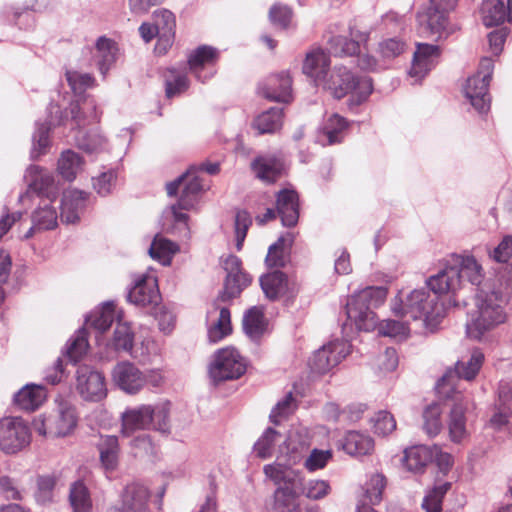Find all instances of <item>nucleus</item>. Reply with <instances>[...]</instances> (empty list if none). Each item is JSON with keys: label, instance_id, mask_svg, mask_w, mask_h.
Masks as SVG:
<instances>
[{"label": "nucleus", "instance_id": "obj_51", "mask_svg": "<svg viewBox=\"0 0 512 512\" xmlns=\"http://www.w3.org/2000/svg\"><path fill=\"white\" fill-rule=\"evenodd\" d=\"M57 478L54 475H41L36 479L35 501L40 505L53 502Z\"/></svg>", "mask_w": 512, "mask_h": 512}, {"label": "nucleus", "instance_id": "obj_47", "mask_svg": "<svg viewBox=\"0 0 512 512\" xmlns=\"http://www.w3.org/2000/svg\"><path fill=\"white\" fill-rule=\"evenodd\" d=\"M266 327V320L264 317V312L261 307L254 306L250 308L243 319V328L246 334L252 338L256 339L264 332Z\"/></svg>", "mask_w": 512, "mask_h": 512}, {"label": "nucleus", "instance_id": "obj_38", "mask_svg": "<svg viewBox=\"0 0 512 512\" xmlns=\"http://www.w3.org/2000/svg\"><path fill=\"white\" fill-rule=\"evenodd\" d=\"M255 175L265 182H274L283 171V163L280 159L272 156L256 158L251 164Z\"/></svg>", "mask_w": 512, "mask_h": 512}, {"label": "nucleus", "instance_id": "obj_14", "mask_svg": "<svg viewBox=\"0 0 512 512\" xmlns=\"http://www.w3.org/2000/svg\"><path fill=\"white\" fill-rule=\"evenodd\" d=\"M111 378L120 390L130 395L139 393L145 387L144 371L129 361L117 363L112 369Z\"/></svg>", "mask_w": 512, "mask_h": 512}, {"label": "nucleus", "instance_id": "obj_24", "mask_svg": "<svg viewBox=\"0 0 512 512\" xmlns=\"http://www.w3.org/2000/svg\"><path fill=\"white\" fill-rule=\"evenodd\" d=\"M511 417L512 382H501L489 424L495 429H500L509 423Z\"/></svg>", "mask_w": 512, "mask_h": 512}, {"label": "nucleus", "instance_id": "obj_49", "mask_svg": "<svg viewBox=\"0 0 512 512\" xmlns=\"http://www.w3.org/2000/svg\"><path fill=\"white\" fill-rule=\"evenodd\" d=\"M387 480L382 473H373L364 486V496L368 504L376 505L381 502Z\"/></svg>", "mask_w": 512, "mask_h": 512}, {"label": "nucleus", "instance_id": "obj_46", "mask_svg": "<svg viewBox=\"0 0 512 512\" xmlns=\"http://www.w3.org/2000/svg\"><path fill=\"white\" fill-rule=\"evenodd\" d=\"M69 503L73 512H91L92 500L87 486L82 481L71 484Z\"/></svg>", "mask_w": 512, "mask_h": 512}, {"label": "nucleus", "instance_id": "obj_27", "mask_svg": "<svg viewBox=\"0 0 512 512\" xmlns=\"http://www.w3.org/2000/svg\"><path fill=\"white\" fill-rule=\"evenodd\" d=\"M24 178L28 183V191L45 195V199H52L55 196L54 177L47 170L31 165L27 168Z\"/></svg>", "mask_w": 512, "mask_h": 512}, {"label": "nucleus", "instance_id": "obj_33", "mask_svg": "<svg viewBox=\"0 0 512 512\" xmlns=\"http://www.w3.org/2000/svg\"><path fill=\"white\" fill-rule=\"evenodd\" d=\"M85 207L84 193L68 190L63 193L61 204V220L67 224L76 223Z\"/></svg>", "mask_w": 512, "mask_h": 512}, {"label": "nucleus", "instance_id": "obj_34", "mask_svg": "<svg viewBox=\"0 0 512 512\" xmlns=\"http://www.w3.org/2000/svg\"><path fill=\"white\" fill-rule=\"evenodd\" d=\"M342 448L351 456L370 455L374 451V440L367 434L349 431L344 437Z\"/></svg>", "mask_w": 512, "mask_h": 512}, {"label": "nucleus", "instance_id": "obj_13", "mask_svg": "<svg viewBox=\"0 0 512 512\" xmlns=\"http://www.w3.org/2000/svg\"><path fill=\"white\" fill-rule=\"evenodd\" d=\"M201 182L202 179L198 175L196 167L191 166L186 173L167 184V194L174 196L182 188L179 206L185 210L191 209L196 202L198 194L203 190Z\"/></svg>", "mask_w": 512, "mask_h": 512}, {"label": "nucleus", "instance_id": "obj_58", "mask_svg": "<svg viewBox=\"0 0 512 512\" xmlns=\"http://www.w3.org/2000/svg\"><path fill=\"white\" fill-rule=\"evenodd\" d=\"M329 44L336 56H351L358 53V42L345 36H334L329 40Z\"/></svg>", "mask_w": 512, "mask_h": 512}, {"label": "nucleus", "instance_id": "obj_37", "mask_svg": "<svg viewBox=\"0 0 512 512\" xmlns=\"http://www.w3.org/2000/svg\"><path fill=\"white\" fill-rule=\"evenodd\" d=\"M46 399V391L41 385L29 384L19 390L15 396V404L23 410L34 411Z\"/></svg>", "mask_w": 512, "mask_h": 512}, {"label": "nucleus", "instance_id": "obj_53", "mask_svg": "<svg viewBox=\"0 0 512 512\" xmlns=\"http://www.w3.org/2000/svg\"><path fill=\"white\" fill-rule=\"evenodd\" d=\"M442 409L438 403H432L423 412V429L430 437L438 435L442 429Z\"/></svg>", "mask_w": 512, "mask_h": 512}, {"label": "nucleus", "instance_id": "obj_56", "mask_svg": "<svg viewBox=\"0 0 512 512\" xmlns=\"http://www.w3.org/2000/svg\"><path fill=\"white\" fill-rule=\"evenodd\" d=\"M280 434L273 428H268L254 445V452L262 459L272 456L273 446L279 441Z\"/></svg>", "mask_w": 512, "mask_h": 512}, {"label": "nucleus", "instance_id": "obj_23", "mask_svg": "<svg viewBox=\"0 0 512 512\" xmlns=\"http://www.w3.org/2000/svg\"><path fill=\"white\" fill-rule=\"evenodd\" d=\"M218 59V51L207 45L199 46L193 50L188 56V65L191 73L201 81L206 82L213 76V72L202 73L205 68L210 67L216 63Z\"/></svg>", "mask_w": 512, "mask_h": 512}, {"label": "nucleus", "instance_id": "obj_9", "mask_svg": "<svg viewBox=\"0 0 512 512\" xmlns=\"http://www.w3.org/2000/svg\"><path fill=\"white\" fill-rule=\"evenodd\" d=\"M417 31L420 37L432 42H441L459 28L449 20V14L442 10L426 8L417 14Z\"/></svg>", "mask_w": 512, "mask_h": 512}, {"label": "nucleus", "instance_id": "obj_55", "mask_svg": "<svg viewBox=\"0 0 512 512\" xmlns=\"http://www.w3.org/2000/svg\"><path fill=\"white\" fill-rule=\"evenodd\" d=\"M134 334L128 323L118 322L112 339V346L117 351L130 352L133 347Z\"/></svg>", "mask_w": 512, "mask_h": 512}, {"label": "nucleus", "instance_id": "obj_41", "mask_svg": "<svg viewBox=\"0 0 512 512\" xmlns=\"http://www.w3.org/2000/svg\"><path fill=\"white\" fill-rule=\"evenodd\" d=\"M179 251V246L171 240L156 235L150 245L149 255L164 266L171 264L173 256Z\"/></svg>", "mask_w": 512, "mask_h": 512}, {"label": "nucleus", "instance_id": "obj_62", "mask_svg": "<svg viewBox=\"0 0 512 512\" xmlns=\"http://www.w3.org/2000/svg\"><path fill=\"white\" fill-rule=\"evenodd\" d=\"M405 49V43L398 38H389L381 41L378 52L384 59H392L399 56Z\"/></svg>", "mask_w": 512, "mask_h": 512}, {"label": "nucleus", "instance_id": "obj_4", "mask_svg": "<svg viewBox=\"0 0 512 512\" xmlns=\"http://www.w3.org/2000/svg\"><path fill=\"white\" fill-rule=\"evenodd\" d=\"M169 416V403L128 407L121 414V433L127 437L137 431L150 429L166 433L170 428Z\"/></svg>", "mask_w": 512, "mask_h": 512}, {"label": "nucleus", "instance_id": "obj_39", "mask_svg": "<svg viewBox=\"0 0 512 512\" xmlns=\"http://www.w3.org/2000/svg\"><path fill=\"white\" fill-rule=\"evenodd\" d=\"M260 286L265 296L269 300L274 301L286 293L288 287V279L283 272L275 270L261 276Z\"/></svg>", "mask_w": 512, "mask_h": 512}, {"label": "nucleus", "instance_id": "obj_36", "mask_svg": "<svg viewBox=\"0 0 512 512\" xmlns=\"http://www.w3.org/2000/svg\"><path fill=\"white\" fill-rule=\"evenodd\" d=\"M452 261L460 270V279L465 277L472 285H480L484 279L481 264L472 255H452Z\"/></svg>", "mask_w": 512, "mask_h": 512}, {"label": "nucleus", "instance_id": "obj_11", "mask_svg": "<svg viewBox=\"0 0 512 512\" xmlns=\"http://www.w3.org/2000/svg\"><path fill=\"white\" fill-rule=\"evenodd\" d=\"M31 443V433L26 422L19 417L0 420V450L5 454H16Z\"/></svg>", "mask_w": 512, "mask_h": 512}, {"label": "nucleus", "instance_id": "obj_18", "mask_svg": "<svg viewBox=\"0 0 512 512\" xmlns=\"http://www.w3.org/2000/svg\"><path fill=\"white\" fill-rule=\"evenodd\" d=\"M447 399H451L454 402L448 420L449 438L452 442L459 444L469 436L465 417L468 399L460 392L451 394V397Z\"/></svg>", "mask_w": 512, "mask_h": 512}, {"label": "nucleus", "instance_id": "obj_15", "mask_svg": "<svg viewBox=\"0 0 512 512\" xmlns=\"http://www.w3.org/2000/svg\"><path fill=\"white\" fill-rule=\"evenodd\" d=\"M349 353L347 345L339 340L331 341L318 349L309 360L312 371L325 374L338 365Z\"/></svg>", "mask_w": 512, "mask_h": 512}, {"label": "nucleus", "instance_id": "obj_5", "mask_svg": "<svg viewBox=\"0 0 512 512\" xmlns=\"http://www.w3.org/2000/svg\"><path fill=\"white\" fill-rule=\"evenodd\" d=\"M78 415L75 406L67 400L55 401V407L47 414L33 420L34 430L44 437H66L76 428Z\"/></svg>", "mask_w": 512, "mask_h": 512}, {"label": "nucleus", "instance_id": "obj_29", "mask_svg": "<svg viewBox=\"0 0 512 512\" xmlns=\"http://www.w3.org/2000/svg\"><path fill=\"white\" fill-rule=\"evenodd\" d=\"M329 66V56L322 50H313L306 55L303 72L313 79L316 86H320L330 72Z\"/></svg>", "mask_w": 512, "mask_h": 512}, {"label": "nucleus", "instance_id": "obj_25", "mask_svg": "<svg viewBox=\"0 0 512 512\" xmlns=\"http://www.w3.org/2000/svg\"><path fill=\"white\" fill-rule=\"evenodd\" d=\"M32 226L24 235L25 239L31 238L34 233L52 230L58 225V212L52 199H43L37 209L34 210L31 216Z\"/></svg>", "mask_w": 512, "mask_h": 512}, {"label": "nucleus", "instance_id": "obj_50", "mask_svg": "<svg viewBox=\"0 0 512 512\" xmlns=\"http://www.w3.org/2000/svg\"><path fill=\"white\" fill-rule=\"evenodd\" d=\"M348 127L347 121L338 114L331 115L323 127V135L326 137V143L329 145L341 142L345 130Z\"/></svg>", "mask_w": 512, "mask_h": 512}, {"label": "nucleus", "instance_id": "obj_52", "mask_svg": "<svg viewBox=\"0 0 512 512\" xmlns=\"http://www.w3.org/2000/svg\"><path fill=\"white\" fill-rule=\"evenodd\" d=\"M298 488H301V492L299 493L310 500L323 499L331 492L330 483L323 479H310L304 483L300 479Z\"/></svg>", "mask_w": 512, "mask_h": 512}, {"label": "nucleus", "instance_id": "obj_54", "mask_svg": "<svg viewBox=\"0 0 512 512\" xmlns=\"http://www.w3.org/2000/svg\"><path fill=\"white\" fill-rule=\"evenodd\" d=\"M114 318V305L112 303H105L100 311L86 319V323L96 330L104 332L111 326Z\"/></svg>", "mask_w": 512, "mask_h": 512}, {"label": "nucleus", "instance_id": "obj_2", "mask_svg": "<svg viewBox=\"0 0 512 512\" xmlns=\"http://www.w3.org/2000/svg\"><path fill=\"white\" fill-rule=\"evenodd\" d=\"M395 315L407 317L422 328L434 330L445 316V309L439 298L425 289H415L403 299L396 296L391 303Z\"/></svg>", "mask_w": 512, "mask_h": 512}, {"label": "nucleus", "instance_id": "obj_12", "mask_svg": "<svg viewBox=\"0 0 512 512\" xmlns=\"http://www.w3.org/2000/svg\"><path fill=\"white\" fill-rule=\"evenodd\" d=\"M75 387L85 401L98 402L107 396L104 375L88 365H80L77 368Z\"/></svg>", "mask_w": 512, "mask_h": 512}, {"label": "nucleus", "instance_id": "obj_8", "mask_svg": "<svg viewBox=\"0 0 512 512\" xmlns=\"http://www.w3.org/2000/svg\"><path fill=\"white\" fill-rule=\"evenodd\" d=\"M494 68L493 60L489 57L481 59L478 71L469 77L464 86V94L471 105L480 113H485L490 107L488 86Z\"/></svg>", "mask_w": 512, "mask_h": 512}, {"label": "nucleus", "instance_id": "obj_43", "mask_svg": "<svg viewBox=\"0 0 512 512\" xmlns=\"http://www.w3.org/2000/svg\"><path fill=\"white\" fill-rule=\"evenodd\" d=\"M481 19L485 26H495L507 20V9L502 0H484L480 7Z\"/></svg>", "mask_w": 512, "mask_h": 512}, {"label": "nucleus", "instance_id": "obj_26", "mask_svg": "<svg viewBox=\"0 0 512 512\" xmlns=\"http://www.w3.org/2000/svg\"><path fill=\"white\" fill-rule=\"evenodd\" d=\"M460 270L457 269L452 259L438 274L427 280V285L435 295L455 292L461 287Z\"/></svg>", "mask_w": 512, "mask_h": 512}, {"label": "nucleus", "instance_id": "obj_17", "mask_svg": "<svg viewBox=\"0 0 512 512\" xmlns=\"http://www.w3.org/2000/svg\"><path fill=\"white\" fill-rule=\"evenodd\" d=\"M223 268L227 272L224 291L221 294L223 301L232 299L251 283V277L241 270V260L234 255H229L223 261Z\"/></svg>", "mask_w": 512, "mask_h": 512}, {"label": "nucleus", "instance_id": "obj_63", "mask_svg": "<svg viewBox=\"0 0 512 512\" xmlns=\"http://www.w3.org/2000/svg\"><path fill=\"white\" fill-rule=\"evenodd\" d=\"M76 142L82 150L93 153L100 151L105 146L106 140L103 136L97 133H90L76 137Z\"/></svg>", "mask_w": 512, "mask_h": 512}, {"label": "nucleus", "instance_id": "obj_48", "mask_svg": "<svg viewBox=\"0 0 512 512\" xmlns=\"http://www.w3.org/2000/svg\"><path fill=\"white\" fill-rule=\"evenodd\" d=\"M294 241V237L291 233H287L278 238L277 242L272 244L268 249L266 256V264L269 267H282L285 265V247H290Z\"/></svg>", "mask_w": 512, "mask_h": 512}, {"label": "nucleus", "instance_id": "obj_61", "mask_svg": "<svg viewBox=\"0 0 512 512\" xmlns=\"http://www.w3.org/2000/svg\"><path fill=\"white\" fill-rule=\"evenodd\" d=\"M331 459L332 452L330 450L313 449L304 461V467L309 472H314L323 469Z\"/></svg>", "mask_w": 512, "mask_h": 512}, {"label": "nucleus", "instance_id": "obj_44", "mask_svg": "<svg viewBox=\"0 0 512 512\" xmlns=\"http://www.w3.org/2000/svg\"><path fill=\"white\" fill-rule=\"evenodd\" d=\"M450 488V482L437 481L432 488L427 490L422 501V508L426 512H441L443 499Z\"/></svg>", "mask_w": 512, "mask_h": 512}, {"label": "nucleus", "instance_id": "obj_21", "mask_svg": "<svg viewBox=\"0 0 512 512\" xmlns=\"http://www.w3.org/2000/svg\"><path fill=\"white\" fill-rule=\"evenodd\" d=\"M128 300L137 306L157 305L160 294L156 277L143 275L137 279L128 293Z\"/></svg>", "mask_w": 512, "mask_h": 512}, {"label": "nucleus", "instance_id": "obj_1", "mask_svg": "<svg viewBox=\"0 0 512 512\" xmlns=\"http://www.w3.org/2000/svg\"><path fill=\"white\" fill-rule=\"evenodd\" d=\"M387 297V288L383 286L366 287L352 295L346 304L348 319L355 324L358 330L371 331L376 327L373 307L384 303ZM378 333L382 336L404 340L409 336L410 327L407 320L386 319L378 325Z\"/></svg>", "mask_w": 512, "mask_h": 512}, {"label": "nucleus", "instance_id": "obj_59", "mask_svg": "<svg viewBox=\"0 0 512 512\" xmlns=\"http://www.w3.org/2000/svg\"><path fill=\"white\" fill-rule=\"evenodd\" d=\"M374 432L377 435L387 436L396 429V421L387 411H379L372 418Z\"/></svg>", "mask_w": 512, "mask_h": 512}, {"label": "nucleus", "instance_id": "obj_10", "mask_svg": "<svg viewBox=\"0 0 512 512\" xmlns=\"http://www.w3.org/2000/svg\"><path fill=\"white\" fill-rule=\"evenodd\" d=\"M246 365L233 347L219 349L214 355L208 367L210 379L214 383L237 379L244 374Z\"/></svg>", "mask_w": 512, "mask_h": 512}, {"label": "nucleus", "instance_id": "obj_22", "mask_svg": "<svg viewBox=\"0 0 512 512\" xmlns=\"http://www.w3.org/2000/svg\"><path fill=\"white\" fill-rule=\"evenodd\" d=\"M297 463V457L291 456L287 462H281L279 458L272 464L263 467L266 478L270 479L275 485L279 486H298L300 484V475L292 469V465Z\"/></svg>", "mask_w": 512, "mask_h": 512}, {"label": "nucleus", "instance_id": "obj_7", "mask_svg": "<svg viewBox=\"0 0 512 512\" xmlns=\"http://www.w3.org/2000/svg\"><path fill=\"white\" fill-rule=\"evenodd\" d=\"M484 363V354L479 349L470 352L467 359L463 358L455 364V371H447L436 385L437 393L442 398L451 397L458 391L455 390V381L464 379L472 381L479 373Z\"/></svg>", "mask_w": 512, "mask_h": 512}, {"label": "nucleus", "instance_id": "obj_60", "mask_svg": "<svg viewBox=\"0 0 512 512\" xmlns=\"http://www.w3.org/2000/svg\"><path fill=\"white\" fill-rule=\"evenodd\" d=\"M66 79L75 93H82L95 83V79L90 74L78 71H67Z\"/></svg>", "mask_w": 512, "mask_h": 512}, {"label": "nucleus", "instance_id": "obj_30", "mask_svg": "<svg viewBox=\"0 0 512 512\" xmlns=\"http://www.w3.org/2000/svg\"><path fill=\"white\" fill-rule=\"evenodd\" d=\"M100 464L106 473L117 470L120 462V445L114 435L101 436L97 444Z\"/></svg>", "mask_w": 512, "mask_h": 512}, {"label": "nucleus", "instance_id": "obj_3", "mask_svg": "<svg viewBox=\"0 0 512 512\" xmlns=\"http://www.w3.org/2000/svg\"><path fill=\"white\" fill-rule=\"evenodd\" d=\"M507 298L495 288L485 285L475 298V311L466 324L470 338L480 339L484 333L504 323L507 318L505 310Z\"/></svg>", "mask_w": 512, "mask_h": 512}, {"label": "nucleus", "instance_id": "obj_19", "mask_svg": "<svg viewBox=\"0 0 512 512\" xmlns=\"http://www.w3.org/2000/svg\"><path fill=\"white\" fill-rule=\"evenodd\" d=\"M440 55L441 49L438 45L417 43L410 76L416 80L422 79L436 65Z\"/></svg>", "mask_w": 512, "mask_h": 512}, {"label": "nucleus", "instance_id": "obj_20", "mask_svg": "<svg viewBox=\"0 0 512 512\" xmlns=\"http://www.w3.org/2000/svg\"><path fill=\"white\" fill-rule=\"evenodd\" d=\"M292 80L288 73L282 72L269 76L259 86L258 93L264 98L275 102H289L292 98Z\"/></svg>", "mask_w": 512, "mask_h": 512}, {"label": "nucleus", "instance_id": "obj_40", "mask_svg": "<svg viewBox=\"0 0 512 512\" xmlns=\"http://www.w3.org/2000/svg\"><path fill=\"white\" fill-rule=\"evenodd\" d=\"M116 52L117 47L112 40L106 37H100L97 40L93 58L101 74L105 75L110 66L114 63Z\"/></svg>", "mask_w": 512, "mask_h": 512}, {"label": "nucleus", "instance_id": "obj_6", "mask_svg": "<svg viewBox=\"0 0 512 512\" xmlns=\"http://www.w3.org/2000/svg\"><path fill=\"white\" fill-rule=\"evenodd\" d=\"M320 86L329 90L338 99L351 93V100L356 105L365 101L373 90L369 77L355 78L345 67L337 66L328 73Z\"/></svg>", "mask_w": 512, "mask_h": 512}, {"label": "nucleus", "instance_id": "obj_35", "mask_svg": "<svg viewBox=\"0 0 512 512\" xmlns=\"http://www.w3.org/2000/svg\"><path fill=\"white\" fill-rule=\"evenodd\" d=\"M298 486H279L274 491L271 512H297L300 504Z\"/></svg>", "mask_w": 512, "mask_h": 512}, {"label": "nucleus", "instance_id": "obj_16", "mask_svg": "<svg viewBox=\"0 0 512 512\" xmlns=\"http://www.w3.org/2000/svg\"><path fill=\"white\" fill-rule=\"evenodd\" d=\"M150 493L140 483H130L125 486L120 495V504H114L106 512H146Z\"/></svg>", "mask_w": 512, "mask_h": 512}, {"label": "nucleus", "instance_id": "obj_45", "mask_svg": "<svg viewBox=\"0 0 512 512\" xmlns=\"http://www.w3.org/2000/svg\"><path fill=\"white\" fill-rule=\"evenodd\" d=\"M283 110L281 108H270L256 117L253 127L259 134L274 133L282 126Z\"/></svg>", "mask_w": 512, "mask_h": 512}, {"label": "nucleus", "instance_id": "obj_64", "mask_svg": "<svg viewBox=\"0 0 512 512\" xmlns=\"http://www.w3.org/2000/svg\"><path fill=\"white\" fill-rule=\"evenodd\" d=\"M296 401L293 394L289 392L282 401L278 402L274 409L271 411L270 419L273 423L277 424L279 418H284L293 413L296 409Z\"/></svg>", "mask_w": 512, "mask_h": 512}, {"label": "nucleus", "instance_id": "obj_32", "mask_svg": "<svg viewBox=\"0 0 512 512\" xmlns=\"http://www.w3.org/2000/svg\"><path fill=\"white\" fill-rule=\"evenodd\" d=\"M277 212L284 226H294L298 222V195L293 190H282L277 196Z\"/></svg>", "mask_w": 512, "mask_h": 512}, {"label": "nucleus", "instance_id": "obj_57", "mask_svg": "<svg viewBox=\"0 0 512 512\" xmlns=\"http://www.w3.org/2000/svg\"><path fill=\"white\" fill-rule=\"evenodd\" d=\"M252 224L249 213L245 210L237 211L234 221L236 249L240 251L246 238L247 231Z\"/></svg>", "mask_w": 512, "mask_h": 512}, {"label": "nucleus", "instance_id": "obj_42", "mask_svg": "<svg viewBox=\"0 0 512 512\" xmlns=\"http://www.w3.org/2000/svg\"><path fill=\"white\" fill-rule=\"evenodd\" d=\"M83 165L84 161L78 153L66 150L61 153L58 159L57 170L65 180L73 181L77 174L82 171Z\"/></svg>", "mask_w": 512, "mask_h": 512}, {"label": "nucleus", "instance_id": "obj_28", "mask_svg": "<svg viewBox=\"0 0 512 512\" xmlns=\"http://www.w3.org/2000/svg\"><path fill=\"white\" fill-rule=\"evenodd\" d=\"M208 338L216 343L231 333L230 311L226 307H213L207 313Z\"/></svg>", "mask_w": 512, "mask_h": 512}, {"label": "nucleus", "instance_id": "obj_31", "mask_svg": "<svg viewBox=\"0 0 512 512\" xmlns=\"http://www.w3.org/2000/svg\"><path fill=\"white\" fill-rule=\"evenodd\" d=\"M433 456L431 448L425 445H415L404 450L401 464L409 472L423 473Z\"/></svg>", "mask_w": 512, "mask_h": 512}]
</instances>
